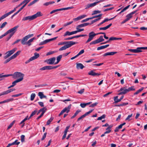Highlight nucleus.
<instances>
[{
    "mask_svg": "<svg viewBox=\"0 0 147 147\" xmlns=\"http://www.w3.org/2000/svg\"><path fill=\"white\" fill-rule=\"evenodd\" d=\"M42 15L43 14L40 11H38L32 16L24 17L22 19V21H25L28 20L31 21L36 19L38 17L42 16Z\"/></svg>",
    "mask_w": 147,
    "mask_h": 147,
    "instance_id": "1",
    "label": "nucleus"
},
{
    "mask_svg": "<svg viewBox=\"0 0 147 147\" xmlns=\"http://www.w3.org/2000/svg\"><path fill=\"white\" fill-rule=\"evenodd\" d=\"M6 75H9L7 77L12 76L13 78L14 79L18 78V79H20V82L22 81L24 78V74L22 73L21 72H15L13 74H6Z\"/></svg>",
    "mask_w": 147,
    "mask_h": 147,
    "instance_id": "2",
    "label": "nucleus"
},
{
    "mask_svg": "<svg viewBox=\"0 0 147 147\" xmlns=\"http://www.w3.org/2000/svg\"><path fill=\"white\" fill-rule=\"evenodd\" d=\"M17 49V48L15 47L12 50L8 51L5 53L6 55L4 56V58L5 59H6L11 55L13 54Z\"/></svg>",
    "mask_w": 147,
    "mask_h": 147,
    "instance_id": "3",
    "label": "nucleus"
},
{
    "mask_svg": "<svg viewBox=\"0 0 147 147\" xmlns=\"http://www.w3.org/2000/svg\"><path fill=\"white\" fill-rule=\"evenodd\" d=\"M19 27V26H17L9 29L6 32L7 34H8L10 33L11 34L10 35H11L12 36H13L16 31L17 29Z\"/></svg>",
    "mask_w": 147,
    "mask_h": 147,
    "instance_id": "4",
    "label": "nucleus"
},
{
    "mask_svg": "<svg viewBox=\"0 0 147 147\" xmlns=\"http://www.w3.org/2000/svg\"><path fill=\"white\" fill-rule=\"evenodd\" d=\"M104 40V39L103 38V36H100L99 38L97 39L94 40L91 42L90 43V45H92L93 44H96L100 42L103 41Z\"/></svg>",
    "mask_w": 147,
    "mask_h": 147,
    "instance_id": "5",
    "label": "nucleus"
},
{
    "mask_svg": "<svg viewBox=\"0 0 147 147\" xmlns=\"http://www.w3.org/2000/svg\"><path fill=\"white\" fill-rule=\"evenodd\" d=\"M94 32H91L89 33L88 34L89 38L86 41V43H88L93 39L94 36L97 35Z\"/></svg>",
    "mask_w": 147,
    "mask_h": 147,
    "instance_id": "6",
    "label": "nucleus"
},
{
    "mask_svg": "<svg viewBox=\"0 0 147 147\" xmlns=\"http://www.w3.org/2000/svg\"><path fill=\"white\" fill-rule=\"evenodd\" d=\"M71 106V104L69 105L67 107L63 109L59 115V116H60L64 113L66 112L67 113H68L70 111V109Z\"/></svg>",
    "mask_w": 147,
    "mask_h": 147,
    "instance_id": "7",
    "label": "nucleus"
},
{
    "mask_svg": "<svg viewBox=\"0 0 147 147\" xmlns=\"http://www.w3.org/2000/svg\"><path fill=\"white\" fill-rule=\"evenodd\" d=\"M77 44V43H69L64 45L59 49V51H61L65 50L71 47L73 45Z\"/></svg>",
    "mask_w": 147,
    "mask_h": 147,
    "instance_id": "8",
    "label": "nucleus"
},
{
    "mask_svg": "<svg viewBox=\"0 0 147 147\" xmlns=\"http://www.w3.org/2000/svg\"><path fill=\"white\" fill-rule=\"evenodd\" d=\"M17 7H16V8H15L13 10H12L10 11V12L5 13V14H4L0 18V22L3 19L7 17V16H8L10 15V14L12 13L13 12L15 11L16 10V8H17Z\"/></svg>",
    "mask_w": 147,
    "mask_h": 147,
    "instance_id": "9",
    "label": "nucleus"
},
{
    "mask_svg": "<svg viewBox=\"0 0 147 147\" xmlns=\"http://www.w3.org/2000/svg\"><path fill=\"white\" fill-rule=\"evenodd\" d=\"M56 59V58L55 57H53L48 59L47 62L48 64H53Z\"/></svg>",
    "mask_w": 147,
    "mask_h": 147,
    "instance_id": "10",
    "label": "nucleus"
},
{
    "mask_svg": "<svg viewBox=\"0 0 147 147\" xmlns=\"http://www.w3.org/2000/svg\"><path fill=\"white\" fill-rule=\"evenodd\" d=\"M140 47H137L136 49H129L128 50L134 53H139L142 51V50H140Z\"/></svg>",
    "mask_w": 147,
    "mask_h": 147,
    "instance_id": "11",
    "label": "nucleus"
},
{
    "mask_svg": "<svg viewBox=\"0 0 147 147\" xmlns=\"http://www.w3.org/2000/svg\"><path fill=\"white\" fill-rule=\"evenodd\" d=\"M116 16H115V17H114L113 18H110L109 19H108V18H106L104 20H103L102 22H100L99 24H98L97 25L98 26H100V25H101L102 24L106 22H107L109 21H110L111 20L113 19L114 18H115Z\"/></svg>",
    "mask_w": 147,
    "mask_h": 147,
    "instance_id": "12",
    "label": "nucleus"
},
{
    "mask_svg": "<svg viewBox=\"0 0 147 147\" xmlns=\"http://www.w3.org/2000/svg\"><path fill=\"white\" fill-rule=\"evenodd\" d=\"M77 33L76 32V31L70 32L68 31L66 32L65 34L63 35L64 37H65L67 35L70 36L74 34Z\"/></svg>",
    "mask_w": 147,
    "mask_h": 147,
    "instance_id": "13",
    "label": "nucleus"
},
{
    "mask_svg": "<svg viewBox=\"0 0 147 147\" xmlns=\"http://www.w3.org/2000/svg\"><path fill=\"white\" fill-rule=\"evenodd\" d=\"M127 86L121 88L120 90H119V92L121 91L123 93V94H125L127 93Z\"/></svg>",
    "mask_w": 147,
    "mask_h": 147,
    "instance_id": "14",
    "label": "nucleus"
},
{
    "mask_svg": "<svg viewBox=\"0 0 147 147\" xmlns=\"http://www.w3.org/2000/svg\"><path fill=\"white\" fill-rule=\"evenodd\" d=\"M88 74L89 75L95 76H99L101 74L98 73H96V72H94L93 70H91L88 72Z\"/></svg>",
    "mask_w": 147,
    "mask_h": 147,
    "instance_id": "15",
    "label": "nucleus"
},
{
    "mask_svg": "<svg viewBox=\"0 0 147 147\" xmlns=\"http://www.w3.org/2000/svg\"><path fill=\"white\" fill-rule=\"evenodd\" d=\"M76 68L78 69H82L85 67L81 63H76Z\"/></svg>",
    "mask_w": 147,
    "mask_h": 147,
    "instance_id": "16",
    "label": "nucleus"
},
{
    "mask_svg": "<svg viewBox=\"0 0 147 147\" xmlns=\"http://www.w3.org/2000/svg\"><path fill=\"white\" fill-rule=\"evenodd\" d=\"M96 5V4L95 2H94L93 3L91 4H88L85 6L86 7L85 8V9H88L90 7H93L95 6Z\"/></svg>",
    "mask_w": 147,
    "mask_h": 147,
    "instance_id": "17",
    "label": "nucleus"
},
{
    "mask_svg": "<svg viewBox=\"0 0 147 147\" xmlns=\"http://www.w3.org/2000/svg\"><path fill=\"white\" fill-rule=\"evenodd\" d=\"M78 43V42H75L72 41H70L68 42H60L58 44V45H66L67 44H68L69 43Z\"/></svg>",
    "mask_w": 147,
    "mask_h": 147,
    "instance_id": "18",
    "label": "nucleus"
},
{
    "mask_svg": "<svg viewBox=\"0 0 147 147\" xmlns=\"http://www.w3.org/2000/svg\"><path fill=\"white\" fill-rule=\"evenodd\" d=\"M28 38H27L26 36L24 37L21 40V44L23 45H26V41Z\"/></svg>",
    "mask_w": 147,
    "mask_h": 147,
    "instance_id": "19",
    "label": "nucleus"
},
{
    "mask_svg": "<svg viewBox=\"0 0 147 147\" xmlns=\"http://www.w3.org/2000/svg\"><path fill=\"white\" fill-rule=\"evenodd\" d=\"M51 69V66H47L43 67L40 68V70H46Z\"/></svg>",
    "mask_w": 147,
    "mask_h": 147,
    "instance_id": "20",
    "label": "nucleus"
},
{
    "mask_svg": "<svg viewBox=\"0 0 147 147\" xmlns=\"http://www.w3.org/2000/svg\"><path fill=\"white\" fill-rule=\"evenodd\" d=\"M117 53L116 52H107L105 53L103 56L105 57L107 55H113L115 54H116Z\"/></svg>",
    "mask_w": 147,
    "mask_h": 147,
    "instance_id": "21",
    "label": "nucleus"
},
{
    "mask_svg": "<svg viewBox=\"0 0 147 147\" xmlns=\"http://www.w3.org/2000/svg\"><path fill=\"white\" fill-rule=\"evenodd\" d=\"M88 25H90V23H86L78 25V27H82L85 26H87Z\"/></svg>",
    "mask_w": 147,
    "mask_h": 147,
    "instance_id": "22",
    "label": "nucleus"
},
{
    "mask_svg": "<svg viewBox=\"0 0 147 147\" xmlns=\"http://www.w3.org/2000/svg\"><path fill=\"white\" fill-rule=\"evenodd\" d=\"M122 38H116L114 37H111L109 38V40L112 41V40H121Z\"/></svg>",
    "mask_w": 147,
    "mask_h": 147,
    "instance_id": "23",
    "label": "nucleus"
},
{
    "mask_svg": "<svg viewBox=\"0 0 147 147\" xmlns=\"http://www.w3.org/2000/svg\"><path fill=\"white\" fill-rule=\"evenodd\" d=\"M38 95L39 96L40 99H42L43 98H46V96L44 95L43 93L41 92H39L38 93Z\"/></svg>",
    "mask_w": 147,
    "mask_h": 147,
    "instance_id": "24",
    "label": "nucleus"
},
{
    "mask_svg": "<svg viewBox=\"0 0 147 147\" xmlns=\"http://www.w3.org/2000/svg\"><path fill=\"white\" fill-rule=\"evenodd\" d=\"M21 52L20 51H18L17 52L15 53L12 56L13 59L16 58L20 54Z\"/></svg>",
    "mask_w": 147,
    "mask_h": 147,
    "instance_id": "25",
    "label": "nucleus"
},
{
    "mask_svg": "<svg viewBox=\"0 0 147 147\" xmlns=\"http://www.w3.org/2000/svg\"><path fill=\"white\" fill-rule=\"evenodd\" d=\"M47 108L46 107H43V108H41L39 110L40 112H42L41 113L44 114L46 112L47 110Z\"/></svg>",
    "mask_w": 147,
    "mask_h": 147,
    "instance_id": "26",
    "label": "nucleus"
},
{
    "mask_svg": "<svg viewBox=\"0 0 147 147\" xmlns=\"http://www.w3.org/2000/svg\"><path fill=\"white\" fill-rule=\"evenodd\" d=\"M81 112V111L79 110H77L74 113V115L71 117V119H73L79 113Z\"/></svg>",
    "mask_w": 147,
    "mask_h": 147,
    "instance_id": "27",
    "label": "nucleus"
},
{
    "mask_svg": "<svg viewBox=\"0 0 147 147\" xmlns=\"http://www.w3.org/2000/svg\"><path fill=\"white\" fill-rule=\"evenodd\" d=\"M49 42L48 39H47L42 42H40L39 44V45H42L46 44Z\"/></svg>",
    "mask_w": 147,
    "mask_h": 147,
    "instance_id": "28",
    "label": "nucleus"
},
{
    "mask_svg": "<svg viewBox=\"0 0 147 147\" xmlns=\"http://www.w3.org/2000/svg\"><path fill=\"white\" fill-rule=\"evenodd\" d=\"M55 3V2L54 1H49V2H47L43 4V5L45 6H47L49 5H51L52 4H53Z\"/></svg>",
    "mask_w": 147,
    "mask_h": 147,
    "instance_id": "29",
    "label": "nucleus"
},
{
    "mask_svg": "<svg viewBox=\"0 0 147 147\" xmlns=\"http://www.w3.org/2000/svg\"><path fill=\"white\" fill-rule=\"evenodd\" d=\"M16 90L15 88L14 89H11L9 90H8L6 91H5L6 94H7L8 93L12 92L14 91H15Z\"/></svg>",
    "mask_w": 147,
    "mask_h": 147,
    "instance_id": "30",
    "label": "nucleus"
},
{
    "mask_svg": "<svg viewBox=\"0 0 147 147\" xmlns=\"http://www.w3.org/2000/svg\"><path fill=\"white\" fill-rule=\"evenodd\" d=\"M118 96H116L114 98V100L115 101V103H117L121 101L120 100L119 101V100L120 99H118Z\"/></svg>",
    "mask_w": 147,
    "mask_h": 147,
    "instance_id": "31",
    "label": "nucleus"
},
{
    "mask_svg": "<svg viewBox=\"0 0 147 147\" xmlns=\"http://www.w3.org/2000/svg\"><path fill=\"white\" fill-rule=\"evenodd\" d=\"M53 117H51L47 121L46 125H49L53 121Z\"/></svg>",
    "mask_w": 147,
    "mask_h": 147,
    "instance_id": "32",
    "label": "nucleus"
},
{
    "mask_svg": "<svg viewBox=\"0 0 147 147\" xmlns=\"http://www.w3.org/2000/svg\"><path fill=\"white\" fill-rule=\"evenodd\" d=\"M21 80L20 79H17V80L14 81L12 83V86L14 87L16 85V83L20 82V80Z\"/></svg>",
    "mask_w": 147,
    "mask_h": 147,
    "instance_id": "33",
    "label": "nucleus"
},
{
    "mask_svg": "<svg viewBox=\"0 0 147 147\" xmlns=\"http://www.w3.org/2000/svg\"><path fill=\"white\" fill-rule=\"evenodd\" d=\"M13 58L12 56H11L8 59H7L4 62V64H6L7 63L9 62L11 60L13 59Z\"/></svg>",
    "mask_w": 147,
    "mask_h": 147,
    "instance_id": "34",
    "label": "nucleus"
},
{
    "mask_svg": "<svg viewBox=\"0 0 147 147\" xmlns=\"http://www.w3.org/2000/svg\"><path fill=\"white\" fill-rule=\"evenodd\" d=\"M101 19V18H96L94 19V20L92 21L91 23H90V25H91V24H93L95 22H96L100 20Z\"/></svg>",
    "mask_w": 147,
    "mask_h": 147,
    "instance_id": "35",
    "label": "nucleus"
},
{
    "mask_svg": "<svg viewBox=\"0 0 147 147\" xmlns=\"http://www.w3.org/2000/svg\"><path fill=\"white\" fill-rule=\"evenodd\" d=\"M144 89V87H142L141 88L138 90L136 92L134 93V95H136L138 94L140 92H141Z\"/></svg>",
    "mask_w": 147,
    "mask_h": 147,
    "instance_id": "36",
    "label": "nucleus"
},
{
    "mask_svg": "<svg viewBox=\"0 0 147 147\" xmlns=\"http://www.w3.org/2000/svg\"><path fill=\"white\" fill-rule=\"evenodd\" d=\"M15 121H16L15 120L13 121L8 126V128H7V129H10L13 125L15 123Z\"/></svg>",
    "mask_w": 147,
    "mask_h": 147,
    "instance_id": "37",
    "label": "nucleus"
},
{
    "mask_svg": "<svg viewBox=\"0 0 147 147\" xmlns=\"http://www.w3.org/2000/svg\"><path fill=\"white\" fill-rule=\"evenodd\" d=\"M80 27H78V26H77L76 28V29L77 30H76V33H78V32H80L84 30V29H80L79 28Z\"/></svg>",
    "mask_w": 147,
    "mask_h": 147,
    "instance_id": "38",
    "label": "nucleus"
},
{
    "mask_svg": "<svg viewBox=\"0 0 147 147\" xmlns=\"http://www.w3.org/2000/svg\"><path fill=\"white\" fill-rule=\"evenodd\" d=\"M126 17L127 18L126 19H127L128 20H129L131 18H132V15L130 13L127 15Z\"/></svg>",
    "mask_w": 147,
    "mask_h": 147,
    "instance_id": "39",
    "label": "nucleus"
},
{
    "mask_svg": "<svg viewBox=\"0 0 147 147\" xmlns=\"http://www.w3.org/2000/svg\"><path fill=\"white\" fill-rule=\"evenodd\" d=\"M101 12V11L99 10H94L93 11L92 15H94L97 13H100Z\"/></svg>",
    "mask_w": 147,
    "mask_h": 147,
    "instance_id": "40",
    "label": "nucleus"
},
{
    "mask_svg": "<svg viewBox=\"0 0 147 147\" xmlns=\"http://www.w3.org/2000/svg\"><path fill=\"white\" fill-rule=\"evenodd\" d=\"M13 98H11L9 99H8L5 100H4L3 101V103H5L6 102H7L10 101H13Z\"/></svg>",
    "mask_w": 147,
    "mask_h": 147,
    "instance_id": "41",
    "label": "nucleus"
},
{
    "mask_svg": "<svg viewBox=\"0 0 147 147\" xmlns=\"http://www.w3.org/2000/svg\"><path fill=\"white\" fill-rule=\"evenodd\" d=\"M36 96V94L35 93H33L31 94L30 96V100L32 101L34 100V98Z\"/></svg>",
    "mask_w": 147,
    "mask_h": 147,
    "instance_id": "42",
    "label": "nucleus"
},
{
    "mask_svg": "<svg viewBox=\"0 0 147 147\" xmlns=\"http://www.w3.org/2000/svg\"><path fill=\"white\" fill-rule=\"evenodd\" d=\"M7 24V22H4L0 26V28L2 29L5 27L6 24Z\"/></svg>",
    "mask_w": 147,
    "mask_h": 147,
    "instance_id": "43",
    "label": "nucleus"
},
{
    "mask_svg": "<svg viewBox=\"0 0 147 147\" xmlns=\"http://www.w3.org/2000/svg\"><path fill=\"white\" fill-rule=\"evenodd\" d=\"M33 41L31 39H30L27 42H26V45H28V46H29L31 45V42H32Z\"/></svg>",
    "mask_w": 147,
    "mask_h": 147,
    "instance_id": "44",
    "label": "nucleus"
},
{
    "mask_svg": "<svg viewBox=\"0 0 147 147\" xmlns=\"http://www.w3.org/2000/svg\"><path fill=\"white\" fill-rule=\"evenodd\" d=\"M106 131L104 132V134H107L109 133L111 131V129H108V127H107L106 129Z\"/></svg>",
    "mask_w": 147,
    "mask_h": 147,
    "instance_id": "45",
    "label": "nucleus"
},
{
    "mask_svg": "<svg viewBox=\"0 0 147 147\" xmlns=\"http://www.w3.org/2000/svg\"><path fill=\"white\" fill-rule=\"evenodd\" d=\"M21 140L22 142H23L25 141V136L22 135L21 136Z\"/></svg>",
    "mask_w": 147,
    "mask_h": 147,
    "instance_id": "46",
    "label": "nucleus"
},
{
    "mask_svg": "<svg viewBox=\"0 0 147 147\" xmlns=\"http://www.w3.org/2000/svg\"><path fill=\"white\" fill-rule=\"evenodd\" d=\"M62 57V55H60L59 56H57V60L59 62L61 59Z\"/></svg>",
    "mask_w": 147,
    "mask_h": 147,
    "instance_id": "47",
    "label": "nucleus"
},
{
    "mask_svg": "<svg viewBox=\"0 0 147 147\" xmlns=\"http://www.w3.org/2000/svg\"><path fill=\"white\" fill-rule=\"evenodd\" d=\"M73 21H71L69 22H67L66 23H65V24H64V26H67L68 25H69L70 24H71L72 23H73Z\"/></svg>",
    "mask_w": 147,
    "mask_h": 147,
    "instance_id": "48",
    "label": "nucleus"
},
{
    "mask_svg": "<svg viewBox=\"0 0 147 147\" xmlns=\"http://www.w3.org/2000/svg\"><path fill=\"white\" fill-rule=\"evenodd\" d=\"M105 45L102 46L100 47H98L97 48V50H101L103 49H104L105 48Z\"/></svg>",
    "mask_w": 147,
    "mask_h": 147,
    "instance_id": "49",
    "label": "nucleus"
},
{
    "mask_svg": "<svg viewBox=\"0 0 147 147\" xmlns=\"http://www.w3.org/2000/svg\"><path fill=\"white\" fill-rule=\"evenodd\" d=\"M98 104V103L97 102H96L94 103L89 106V107H93L95 106H96Z\"/></svg>",
    "mask_w": 147,
    "mask_h": 147,
    "instance_id": "50",
    "label": "nucleus"
},
{
    "mask_svg": "<svg viewBox=\"0 0 147 147\" xmlns=\"http://www.w3.org/2000/svg\"><path fill=\"white\" fill-rule=\"evenodd\" d=\"M93 111V109L91 110L88 112L86 113L85 114H84V115L85 117L87 115L89 114L90 113H91Z\"/></svg>",
    "mask_w": 147,
    "mask_h": 147,
    "instance_id": "51",
    "label": "nucleus"
},
{
    "mask_svg": "<svg viewBox=\"0 0 147 147\" xmlns=\"http://www.w3.org/2000/svg\"><path fill=\"white\" fill-rule=\"evenodd\" d=\"M28 116H27L20 123V124H22L26 120L28 119Z\"/></svg>",
    "mask_w": 147,
    "mask_h": 147,
    "instance_id": "52",
    "label": "nucleus"
},
{
    "mask_svg": "<svg viewBox=\"0 0 147 147\" xmlns=\"http://www.w3.org/2000/svg\"><path fill=\"white\" fill-rule=\"evenodd\" d=\"M30 0H24L22 2L23 3V4L25 3L24 5H26V4L30 1Z\"/></svg>",
    "mask_w": 147,
    "mask_h": 147,
    "instance_id": "53",
    "label": "nucleus"
},
{
    "mask_svg": "<svg viewBox=\"0 0 147 147\" xmlns=\"http://www.w3.org/2000/svg\"><path fill=\"white\" fill-rule=\"evenodd\" d=\"M130 6V5H129L125 7L122 10V12H124L125 11L126 9H128L129 7Z\"/></svg>",
    "mask_w": 147,
    "mask_h": 147,
    "instance_id": "54",
    "label": "nucleus"
},
{
    "mask_svg": "<svg viewBox=\"0 0 147 147\" xmlns=\"http://www.w3.org/2000/svg\"><path fill=\"white\" fill-rule=\"evenodd\" d=\"M37 109H36L34 111L32 112L31 114V116H33L34 115H35L36 114V113H37Z\"/></svg>",
    "mask_w": 147,
    "mask_h": 147,
    "instance_id": "55",
    "label": "nucleus"
},
{
    "mask_svg": "<svg viewBox=\"0 0 147 147\" xmlns=\"http://www.w3.org/2000/svg\"><path fill=\"white\" fill-rule=\"evenodd\" d=\"M39 54L37 53L36 52L34 53V56L35 57L36 59L38 58L39 57Z\"/></svg>",
    "mask_w": 147,
    "mask_h": 147,
    "instance_id": "56",
    "label": "nucleus"
},
{
    "mask_svg": "<svg viewBox=\"0 0 147 147\" xmlns=\"http://www.w3.org/2000/svg\"><path fill=\"white\" fill-rule=\"evenodd\" d=\"M18 140H16L14 142H13V144L18 145L20 144V142H18Z\"/></svg>",
    "mask_w": 147,
    "mask_h": 147,
    "instance_id": "57",
    "label": "nucleus"
},
{
    "mask_svg": "<svg viewBox=\"0 0 147 147\" xmlns=\"http://www.w3.org/2000/svg\"><path fill=\"white\" fill-rule=\"evenodd\" d=\"M57 38H58V37L57 36V37H55L51 38L48 39V40L49 42L51 41L55 40V39H56Z\"/></svg>",
    "mask_w": 147,
    "mask_h": 147,
    "instance_id": "58",
    "label": "nucleus"
},
{
    "mask_svg": "<svg viewBox=\"0 0 147 147\" xmlns=\"http://www.w3.org/2000/svg\"><path fill=\"white\" fill-rule=\"evenodd\" d=\"M47 134V133H45L44 134V135H43L42 138L41 139L42 140H43L45 139L46 137Z\"/></svg>",
    "mask_w": 147,
    "mask_h": 147,
    "instance_id": "59",
    "label": "nucleus"
},
{
    "mask_svg": "<svg viewBox=\"0 0 147 147\" xmlns=\"http://www.w3.org/2000/svg\"><path fill=\"white\" fill-rule=\"evenodd\" d=\"M39 105L41 107H43L44 106V103L42 102H38Z\"/></svg>",
    "mask_w": 147,
    "mask_h": 147,
    "instance_id": "60",
    "label": "nucleus"
},
{
    "mask_svg": "<svg viewBox=\"0 0 147 147\" xmlns=\"http://www.w3.org/2000/svg\"><path fill=\"white\" fill-rule=\"evenodd\" d=\"M55 53V52L54 51H50L49 52H48L46 55H51L53 53Z\"/></svg>",
    "mask_w": 147,
    "mask_h": 147,
    "instance_id": "61",
    "label": "nucleus"
},
{
    "mask_svg": "<svg viewBox=\"0 0 147 147\" xmlns=\"http://www.w3.org/2000/svg\"><path fill=\"white\" fill-rule=\"evenodd\" d=\"M85 117V116L84 115H82V116H81V117H79L77 121H79V120H81L82 119L84 118Z\"/></svg>",
    "mask_w": 147,
    "mask_h": 147,
    "instance_id": "62",
    "label": "nucleus"
},
{
    "mask_svg": "<svg viewBox=\"0 0 147 147\" xmlns=\"http://www.w3.org/2000/svg\"><path fill=\"white\" fill-rule=\"evenodd\" d=\"M84 89H81V90H80L79 91H78V93H79V94H82L84 92Z\"/></svg>",
    "mask_w": 147,
    "mask_h": 147,
    "instance_id": "63",
    "label": "nucleus"
},
{
    "mask_svg": "<svg viewBox=\"0 0 147 147\" xmlns=\"http://www.w3.org/2000/svg\"><path fill=\"white\" fill-rule=\"evenodd\" d=\"M12 36L11 35H9L6 38V40L8 41L11 37Z\"/></svg>",
    "mask_w": 147,
    "mask_h": 147,
    "instance_id": "64",
    "label": "nucleus"
}]
</instances>
